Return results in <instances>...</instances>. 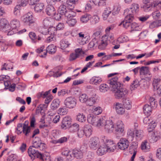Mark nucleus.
Listing matches in <instances>:
<instances>
[{
	"label": "nucleus",
	"instance_id": "6",
	"mask_svg": "<svg viewBox=\"0 0 161 161\" xmlns=\"http://www.w3.org/2000/svg\"><path fill=\"white\" fill-rule=\"evenodd\" d=\"M103 119L105 122L101 125L100 127L104 126L105 131L108 133H111L113 132L114 129L113 122L110 120H107L105 117H103Z\"/></svg>",
	"mask_w": 161,
	"mask_h": 161
},
{
	"label": "nucleus",
	"instance_id": "28",
	"mask_svg": "<svg viewBox=\"0 0 161 161\" xmlns=\"http://www.w3.org/2000/svg\"><path fill=\"white\" fill-rule=\"evenodd\" d=\"M106 152H108V149H107L104 144L98 148L97 152V154L100 156L103 155Z\"/></svg>",
	"mask_w": 161,
	"mask_h": 161
},
{
	"label": "nucleus",
	"instance_id": "40",
	"mask_svg": "<svg viewBox=\"0 0 161 161\" xmlns=\"http://www.w3.org/2000/svg\"><path fill=\"white\" fill-rule=\"evenodd\" d=\"M8 25V23L7 20L4 19H1L0 21V28L3 29Z\"/></svg>",
	"mask_w": 161,
	"mask_h": 161
},
{
	"label": "nucleus",
	"instance_id": "41",
	"mask_svg": "<svg viewBox=\"0 0 161 161\" xmlns=\"http://www.w3.org/2000/svg\"><path fill=\"white\" fill-rule=\"evenodd\" d=\"M91 82L92 84L97 85L100 83L102 81L101 78L98 77H93L91 79Z\"/></svg>",
	"mask_w": 161,
	"mask_h": 161
},
{
	"label": "nucleus",
	"instance_id": "54",
	"mask_svg": "<svg viewBox=\"0 0 161 161\" xmlns=\"http://www.w3.org/2000/svg\"><path fill=\"white\" fill-rule=\"evenodd\" d=\"M99 21V18L97 15L93 16L92 17V20L91 22L92 25H95L98 23Z\"/></svg>",
	"mask_w": 161,
	"mask_h": 161
},
{
	"label": "nucleus",
	"instance_id": "34",
	"mask_svg": "<svg viewBox=\"0 0 161 161\" xmlns=\"http://www.w3.org/2000/svg\"><path fill=\"white\" fill-rule=\"evenodd\" d=\"M91 18L90 15L88 14H86L81 16L80 18V21L84 23H86Z\"/></svg>",
	"mask_w": 161,
	"mask_h": 161
},
{
	"label": "nucleus",
	"instance_id": "49",
	"mask_svg": "<svg viewBox=\"0 0 161 161\" xmlns=\"http://www.w3.org/2000/svg\"><path fill=\"white\" fill-rule=\"evenodd\" d=\"M134 137V133L133 131L130 130H129L127 133V137L128 139L132 141Z\"/></svg>",
	"mask_w": 161,
	"mask_h": 161
},
{
	"label": "nucleus",
	"instance_id": "18",
	"mask_svg": "<svg viewBox=\"0 0 161 161\" xmlns=\"http://www.w3.org/2000/svg\"><path fill=\"white\" fill-rule=\"evenodd\" d=\"M27 3L26 2H21L20 4L17 5L14 8V14L16 16H19L20 15V10L21 7H25Z\"/></svg>",
	"mask_w": 161,
	"mask_h": 161
},
{
	"label": "nucleus",
	"instance_id": "55",
	"mask_svg": "<svg viewBox=\"0 0 161 161\" xmlns=\"http://www.w3.org/2000/svg\"><path fill=\"white\" fill-rule=\"evenodd\" d=\"M67 112V110L63 108H60L58 110V113L61 115H65Z\"/></svg>",
	"mask_w": 161,
	"mask_h": 161
},
{
	"label": "nucleus",
	"instance_id": "29",
	"mask_svg": "<svg viewBox=\"0 0 161 161\" xmlns=\"http://www.w3.org/2000/svg\"><path fill=\"white\" fill-rule=\"evenodd\" d=\"M123 103L124 107L127 109H129L131 108V102L129 98L124 99Z\"/></svg>",
	"mask_w": 161,
	"mask_h": 161
},
{
	"label": "nucleus",
	"instance_id": "36",
	"mask_svg": "<svg viewBox=\"0 0 161 161\" xmlns=\"http://www.w3.org/2000/svg\"><path fill=\"white\" fill-rule=\"evenodd\" d=\"M70 45L69 41L66 40H61L60 43L61 48L63 50L68 47Z\"/></svg>",
	"mask_w": 161,
	"mask_h": 161
},
{
	"label": "nucleus",
	"instance_id": "2",
	"mask_svg": "<svg viewBox=\"0 0 161 161\" xmlns=\"http://www.w3.org/2000/svg\"><path fill=\"white\" fill-rule=\"evenodd\" d=\"M118 78L115 77L108 81V84L114 92L115 98L120 99L125 97L128 93V91L125 88L121 86V84L118 81Z\"/></svg>",
	"mask_w": 161,
	"mask_h": 161
},
{
	"label": "nucleus",
	"instance_id": "9",
	"mask_svg": "<svg viewBox=\"0 0 161 161\" xmlns=\"http://www.w3.org/2000/svg\"><path fill=\"white\" fill-rule=\"evenodd\" d=\"M64 103L66 107L69 108H74L76 104L75 99L72 97H67L64 100Z\"/></svg>",
	"mask_w": 161,
	"mask_h": 161
},
{
	"label": "nucleus",
	"instance_id": "32",
	"mask_svg": "<svg viewBox=\"0 0 161 161\" xmlns=\"http://www.w3.org/2000/svg\"><path fill=\"white\" fill-rule=\"evenodd\" d=\"M140 85L139 81L138 80L136 79L131 83L130 86V89L131 91L135 90L139 87Z\"/></svg>",
	"mask_w": 161,
	"mask_h": 161
},
{
	"label": "nucleus",
	"instance_id": "1",
	"mask_svg": "<svg viewBox=\"0 0 161 161\" xmlns=\"http://www.w3.org/2000/svg\"><path fill=\"white\" fill-rule=\"evenodd\" d=\"M32 144V146H30L28 150L29 155L32 160H34L36 157L43 160L44 157L43 154L39 152L36 149H38L41 151L45 150L46 147L45 144L42 142L41 138L38 137H35Z\"/></svg>",
	"mask_w": 161,
	"mask_h": 161
},
{
	"label": "nucleus",
	"instance_id": "12",
	"mask_svg": "<svg viewBox=\"0 0 161 161\" xmlns=\"http://www.w3.org/2000/svg\"><path fill=\"white\" fill-rule=\"evenodd\" d=\"M119 148L122 150L127 149L129 146V142L126 138H121L117 143Z\"/></svg>",
	"mask_w": 161,
	"mask_h": 161
},
{
	"label": "nucleus",
	"instance_id": "33",
	"mask_svg": "<svg viewBox=\"0 0 161 161\" xmlns=\"http://www.w3.org/2000/svg\"><path fill=\"white\" fill-rule=\"evenodd\" d=\"M47 51L50 54H53L56 51V47L54 45L51 44L48 46L46 48Z\"/></svg>",
	"mask_w": 161,
	"mask_h": 161
},
{
	"label": "nucleus",
	"instance_id": "20",
	"mask_svg": "<svg viewBox=\"0 0 161 161\" xmlns=\"http://www.w3.org/2000/svg\"><path fill=\"white\" fill-rule=\"evenodd\" d=\"M115 109L117 113L119 115L124 114L125 112V108L123 107L122 104L119 103H116L115 104Z\"/></svg>",
	"mask_w": 161,
	"mask_h": 161
},
{
	"label": "nucleus",
	"instance_id": "46",
	"mask_svg": "<svg viewBox=\"0 0 161 161\" xmlns=\"http://www.w3.org/2000/svg\"><path fill=\"white\" fill-rule=\"evenodd\" d=\"M148 143L147 141H145L142 143L141 144V148L142 150L145 152L148 151L150 148L147 145Z\"/></svg>",
	"mask_w": 161,
	"mask_h": 161
},
{
	"label": "nucleus",
	"instance_id": "4",
	"mask_svg": "<svg viewBox=\"0 0 161 161\" xmlns=\"http://www.w3.org/2000/svg\"><path fill=\"white\" fill-rule=\"evenodd\" d=\"M143 2L144 5L143 7L145 11H148L157 6L161 8V1L156 3L154 0H143Z\"/></svg>",
	"mask_w": 161,
	"mask_h": 161
},
{
	"label": "nucleus",
	"instance_id": "50",
	"mask_svg": "<svg viewBox=\"0 0 161 161\" xmlns=\"http://www.w3.org/2000/svg\"><path fill=\"white\" fill-rule=\"evenodd\" d=\"M143 122L144 124L147 125L149 124H154L152 119L149 116H147L144 118L143 120Z\"/></svg>",
	"mask_w": 161,
	"mask_h": 161
},
{
	"label": "nucleus",
	"instance_id": "27",
	"mask_svg": "<svg viewBox=\"0 0 161 161\" xmlns=\"http://www.w3.org/2000/svg\"><path fill=\"white\" fill-rule=\"evenodd\" d=\"M112 10L110 8L108 7L106 8L103 13L102 17L104 20H106L109 14L111 13Z\"/></svg>",
	"mask_w": 161,
	"mask_h": 161
},
{
	"label": "nucleus",
	"instance_id": "57",
	"mask_svg": "<svg viewBox=\"0 0 161 161\" xmlns=\"http://www.w3.org/2000/svg\"><path fill=\"white\" fill-rule=\"evenodd\" d=\"M137 143L136 142H133L131 143V146L130 147V150H136V149L137 147Z\"/></svg>",
	"mask_w": 161,
	"mask_h": 161
},
{
	"label": "nucleus",
	"instance_id": "17",
	"mask_svg": "<svg viewBox=\"0 0 161 161\" xmlns=\"http://www.w3.org/2000/svg\"><path fill=\"white\" fill-rule=\"evenodd\" d=\"M23 21L29 25L33 23L32 20V15L31 12H29L23 16Z\"/></svg>",
	"mask_w": 161,
	"mask_h": 161
},
{
	"label": "nucleus",
	"instance_id": "11",
	"mask_svg": "<svg viewBox=\"0 0 161 161\" xmlns=\"http://www.w3.org/2000/svg\"><path fill=\"white\" fill-rule=\"evenodd\" d=\"M99 141L98 137H94L90 138L89 145L91 149L92 150H96L99 145Z\"/></svg>",
	"mask_w": 161,
	"mask_h": 161
},
{
	"label": "nucleus",
	"instance_id": "56",
	"mask_svg": "<svg viewBox=\"0 0 161 161\" xmlns=\"http://www.w3.org/2000/svg\"><path fill=\"white\" fill-rule=\"evenodd\" d=\"M85 135V132L83 129H80L78 130L77 131V135L79 137L81 138Z\"/></svg>",
	"mask_w": 161,
	"mask_h": 161
},
{
	"label": "nucleus",
	"instance_id": "35",
	"mask_svg": "<svg viewBox=\"0 0 161 161\" xmlns=\"http://www.w3.org/2000/svg\"><path fill=\"white\" fill-rule=\"evenodd\" d=\"M79 125L77 123L73 124L72 125H70L69 128V131L72 133L75 132L76 131H78L79 129Z\"/></svg>",
	"mask_w": 161,
	"mask_h": 161
},
{
	"label": "nucleus",
	"instance_id": "13",
	"mask_svg": "<svg viewBox=\"0 0 161 161\" xmlns=\"http://www.w3.org/2000/svg\"><path fill=\"white\" fill-rule=\"evenodd\" d=\"M71 119L70 117L66 116L63 119L61 125L62 129L66 130L69 128L71 124Z\"/></svg>",
	"mask_w": 161,
	"mask_h": 161
},
{
	"label": "nucleus",
	"instance_id": "21",
	"mask_svg": "<svg viewBox=\"0 0 161 161\" xmlns=\"http://www.w3.org/2000/svg\"><path fill=\"white\" fill-rule=\"evenodd\" d=\"M46 14L49 16H53L56 13V10L53 6L47 5L46 9Z\"/></svg>",
	"mask_w": 161,
	"mask_h": 161
},
{
	"label": "nucleus",
	"instance_id": "44",
	"mask_svg": "<svg viewBox=\"0 0 161 161\" xmlns=\"http://www.w3.org/2000/svg\"><path fill=\"white\" fill-rule=\"evenodd\" d=\"M135 135L137 139L141 140L143 136V131L140 130H136Z\"/></svg>",
	"mask_w": 161,
	"mask_h": 161
},
{
	"label": "nucleus",
	"instance_id": "24",
	"mask_svg": "<svg viewBox=\"0 0 161 161\" xmlns=\"http://www.w3.org/2000/svg\"><path fill=\"white\" fill-rule=\"evenodd\" d=\"M97 99V96L96 94H93L89 98H88L87 105L90 106H92L96 103Z\"/></svg>",
	"mask_w": 161,
	"mask_h": 161
},
{
	"label": "nucleus",
	"instance_id": "38",
	"mask_svg": "<svg viewBox=\"0 0 161 161\" xmlns=\"http://www.w3.org/2000/svg\"><path fill=\"white\" fill-rule=\"evenodd\" d=\"M53 19L50 17H47L43 20V23L45 26H50Z\"/></svg>",
	"mask_w": 161,
	"mask_h": 161
},
{
	"label": "nucleus",
	"instance_id": "25",
	"mask_svg": "<svg viewBox=\"0 0 161 161\" xmlns=\"http://www.w3.org/2000/svg\"><path fill=\"white\" fill-rule=\"evenodd\" d=\"M73 151L74 156L75 158L77 159H80L83 157V153L80 150L75 149L73 150Z\"/></svg>",
	"mask_w": 161,
	"mask_h": 161
},
{
	"label": "nucleus",
	"instance_id": "16",
	"mask_svg": "<svg viewBox=\"0 0 161 161\" xmlns=\"http://www.w3.org/2000/svg\"><path fill=\"white\" fill-rule=\"evenodd\" d=\"M75 14L73 15H68V16L66 17H67V20L66 21L67 23L70 26H74L77 22L76 19L75 18L76 13L74 11Z\"/></svg>",
	"mask_w": 161,
	"mask_h": 161
},
{
	"label": "nucleus",
	"instance_id": "26",
	"mask_svg": "<svg viewBox=\"0 0 161 161\" xmlns=\"http://www.w3.org/2000/svg\"><path fill=\"white\" fill-rule=\"evenodd\" d=\"M92 127L90 125H86L83 128L86 136H89L92 134Z\"/></svg>",
	"mask_w": 161,
	"mask_h": 161
},
{
	"label": "nucleus",
	"instance_id": "64",
	"mask_svg": "<svg viewBox=\"0 0 161 161\" xmlns=\"http://www.w3.org/2000/svg\"><path fill=\"white\" fill-rule=\"evenodd\" d=\"M53 99V96L50 95L48 96L45 100V103L48 104Z\"/></svg>",
	"mask_w": 161,
	"mask_h": 161
},
{
	"label": "nucleus",
	"instance_id": "31",
	"mask_svg": "<svg viewBox=\"0 0 161 161\" xmlns=\"http://www.w3.org/2000/svg\"><path fill=\"white\" fill-rule=\"evenodd\" d=\"M10 24L11 28L12 30L16 29L17 28L19 27L20 25L19 21L16 19H14L12 20Z\"/></svg>",
	"mask_w": 161,
	"mask_h": 161
},
{
	"label": "nucleus",
	"instance_id": "52",
	"mask_svg": "<svg viewBox=\"0 0 161 161\" xmlns=\"http://www.w3.org/2000/svg\"><path fill=\"white\" fill-rule=\"evenodd\" d=\"M160 81V79L159 78L154 79L153 82V90L154 91H155V88L158 87V86Z\"/></svg>",
	"mask_w": 161,
	"mask_h": 161
},
{
	"label": "nucleus",
	"instance_id": "3",
	"mask_svg": "<svg viewBox=\"0 0 161 161\" xmlns=\"http://www.w3.org/2000/svg\"><path fill=\"white\" fill-rule=\"evenodd\" d=\"M139 5L137 3H133L130 5L129 9L124 11V14L125 15V19L119 25H123L125 28H127L130 25L131 21L134 19V16L136 15L139 11Z\"/></svg>",
	"mask_w": 161,
	"mask_h": 161
},
{
	"label": "nucleus",
	"instance_id": "45",
	"mask_svg": "<svg viewBox=\"0 0 161 161\" xmlns=\"http://www.w3.org/2000/svg\"><path fill=\"white\" fill-rule=\"evenodd\" d=\"M88 98V97L86 94H82L80 95L79 97L80 101L82 103L86 102L87 103Z\"/></svg>",
	"mask_w": 161,
	"mask_h": 161
},
{
	"label": "nucleus",
	"instance_id": "47",
	"mask_svg": "<svg viewBox=\"0 0 161 161\" xmlns=\"http://www.w3.org/2000/svg\"><path fill=\"white\" fill-rule=\"evenodd\" d=\"M93 113L96 115H98L102 112L101 108L99 106H94L92 109Z\"/></svg>",
	"mask_w": 161,
	"mask_h": 161
},
{
	"label": "nucleus",
	"instance_id": "62",
	"mask_svg": "<svg viewBox=\"0 0 161 161\" xmlns=\"http://www.w3.org/2000/svg\"><path fill=\"white\" fill-rule=\"evenodd\" d=\"M156 157L160 160H161V147L159 148L157 150Z\"/></svg>",
	"mask_w": 161,
	"mask_h": 161
},
{
	"label": "nucleus",
	"instance_id": "8",
	"mask_svg": "<svg viewBox=\"0 0 161 161\" xmlns=\"http://www.w3.org/2000/svg\"><path fill=\"white\" fill-rule=\"evenodd\" d=\"M58 12L62 15H64L65 17L69 15H73L75 14L72 9L67 8L66 6L64 4L60 6L58 9Z\"/></svg>",
	"mask_w": 161,
	"mask_h": 161
},
{
	"label": "nucleus",
	"instance_id": "7",
	"mask_svg": "<svg viewBox=\"0 0 161 161\" xmlns=\"http://www.w3.org/2000/svg\"><path fill=\"white\" fill-rule=\"evenodd\" d=\"M102 140L104 142V145L105 147L108 149V152H114L116 148V146L112 141L108 139L105 136L103 137Z\"/></svg>",
	"mask_w": 161,
	"mask_h": 161
},
{
	"label": "nucleus",
	"instance_id": "43",
	"mask_svg": "<svg viewBox=\"0 0 161 161\" xmlns=\"http://www.w3.org/2000/svg\"><path fill=\"white\" fill-rule=\"evenodd\" d=\"M76 119L81 122H84L86 120V117L83 114L79 113L77 116Z\"/></svg>",
	"mask_w": 161,
	"mask_h": 161
},
{
	"label": "nucleus",
	"instance_id": "60",
	"mask_svg": "<svg viewBox=\"0 0 161 161\" xmlns=\"http://www.w3.org/2000/svg\"><path fill=\"white\" fill-rule=\"evenodd\" d=\"M45 115H44L43 116H42V118H41L40 122H41L42 123L44 124L45 123L47 124H49L51 123V121H48L47 120L46 121H46L45 120V119H46L45 118Z\"/></svg>",
	"mask_w": 161,
	"mask_h": 161
},
{
	"label": "nucleus",
	"instance_id": "10",
	"mask_svg": "<svg viewBox=\"0 0 161 161\" xmlns=\"http://www.w3.org/2000/svg\"><path fill=\"white\" fill-rule=\"evenodd\" d=\"M42 31H40L43 34L46 35L47 34V33H48L49 34L51 35L50 36H48L47 38L46 41L47 42H49L53 40L55 32H52L51 31L52 30H54L55 29L54 28L53 29H49L48 30L43 28H42Z\"/></svg>",
	"mask_w": 161,
	"mask_h": 161
},
{
	"label": "nucleus",
	"instance_id": "42",
	"mask_svg": "<svg viewBox=\"0 0 161 161\" xmlns=\"http://www.w3.org/2000/svg\"><path fill=\"white\" fill-rule=\"evenodd\" d=\"M93 3L98 6H103L105 5V1L104 0H93Z\"/></svg>",
	"mask_w": 161,
	"mask_h": 161
},
{
	"label": "nucleus",
	"instance_id": "48",
	"mask_svg": "<svg viewBox=\"0 0 161 161\" xmlns=\"http://www.w3.org/2000/svg\"><path fill=\"white\" fill-rule=\"evenodd\" d=\"M108 87L107 84H103L100 85L99 90L101 92H105L108 90Z\"/></svg>",
	"mask_w": 161,
	"mask_h": 161
},
{
	"label": "nucleus",
	"instance_id": "63",
	"mask_svg": "<svg viewBox=\"0 0 161 161\" xmlns=\"http://www.w3.org/2000/svg\"><path fill=\"white\" fill-rule=\"evenodd\" d=\"M66 93H67V91L66 90L62 89L59 91L58 94L59 96H64Z\"/></svg>",
	"mask_w": 161,
	"mask_h": 161
},
{
	"label": "nucleus",
	"instance_id": "58",
	"mask_svg": "<svg viewBox=\"0 0 161 161\" xmlns=\"http://www.w3.org/2000/svg\"><path fill=\"white\" fill-rule=\"evenodd\" d=\"M22 124V123H19L18 124L16 129L18 131V134H20L21 133L23 130Z\"/></svg>",
	"mask_w": 161,
	"mask_h": 161
},
{
	"label": "nucleus",
	"instance_id": "37",
	"mask_svg": "<svg viewBox=\"0 0 161 161\" xmlns=\"http://www.w3.org/2000/svg\"><path fill=\"white\" fill-rule=\"evenodd\" d=\"M43 3L39 2L35 7V10L37 12H40L44 8Z\"/></svg>",
	"mask_w": 161,
	"mask_h": 161
},
{
	"label": "nucleus",
	"instance_id": "30",
	"mask_svg": "<svg viewBox=\"0 0 161 161\" xmlns=\"http://www.w3.org/2000/svg\"><path fill=\"white\" fill-rule=\"evenodd\" d=\"M156 126L155 124H154L153 125L150 124L148 127V131L150 133L149 134V136H150L151 135V137L152 138H153L155 136V133L153 131V130L155 128Z\"/></svg>",
	"mask_w": 161,
	"mask_h": 161
},
{
	"label": "nucleus",
	"instance_id": "5",
	"mask_svg": "<svg viewBox=\"0 0 161 161\" xmlns=\"http://www.w3.org/2000/svg\"><path fill=\"white\" fill-rule=\"evenodd\" d=\"M103 117L98 118L93 115H89L87 118L88 122L97 127H100L101 125L105 122Z\"/></svg>",
	"mask_w": 161,
	"mask_h": 161
},
{
	"label": "nucleus",
	"instance_id": "51",
	"mask_svg": "<svg viewBox=\"0 0 161 161\" xmlns=\"http://www.w3.org/2000/svg\"><path fill=\"white\" fill-rule=\"evenodd\" d=\"M51 91V90H49L47 91H46L45 92H39L37 94V97H42L43 98L46 97L47 96L49 93Z\"/></svg>",
	"mask_w": 161,
	"mask_h": 161
},
{
	"label": "nucleus",
	"instance_id": "23",
	"mask_svg": "<svg viewBox=\"0 0 161 161\" xmlns=\"http://www.w3.org/2000/svg\"><path fill=\"white\" fill-rule=\"evenodd\" d=\"M60 101L58 99H54L50 106L51 109L53 111H56L60 106Z\"/></svg>",
	"mask_w": 161,
	"mask_h": 161
},
{
	"label": "nucleus",
	"instance_id": "15",
	"mask_svg": "<svg viewBox=\"0 0 161 161\" xmlns=\"http://www.w3.org/2000/svg\"><path fill=\"white\" fill-rule=\"evenodd\" d=\"M140 75H148L147 77L148 80H150L152 76L149 67L147 66H142L140 68Z\"/></svg>",
	"mask_w": 161,
	"mask_h": 161
},
{
	"label": "nucleus",
	"instance_id": "19",
	"mask_svg": "<svg viewBox=\"0 0 161 161\" xmlns=\"http://www.w3.org/2000/svg\"><path fill=\"white\" fill-rule=\"evenodd\" d=\"M114 129L116 132L122 133L124 131V124L121 120L118 121L115 125Z\"/></svg>",
	"mask_w": 161,
	"mask_h": 161
},
{
	"label": "nucleus",
	"instance_id": "53",
	"mask_svg": "<svg viewBox=\"0 0 161 161\" xmlns=\"http://www.w3.org/2000/svg\"><path fill=\"white\" fill-rule=\"evenodd\" d=\"M75 158L72 150V151H70L69 152V154H68V155L66 157V159L67 160L71 161L73 160Z\"/></svg>",
	"mask_w": 161,
	"mask_h": 161
},
{
	"label": "nucleus",
	"instance_id": "14",
	"mask_svg": "<svg viewBox=\"0 0 161 161\" xmlns=\"http://www.w3.org/2000/svg\"><path fill=\"white\" fill-rule=\"evenodd\" d=\"M108 36H103L101 40L99 41L98 48L101 50L105 49L108 44Z\"/></svg>",
	"mask_w": 161,
	"mask_h": 161
},
{
	"label": "nucleus",
	"instance_id": "61",
	"mask_svg": "<svg viewBox=\"0 0 161 161\" xmlns=\"http://www.w3.org/2000/svg\"><path fill=\"white\" fill-rule=\"evenodd\" d=\"M29 36L32 40H34L37 38L36 34L34 32H30L29 34Z\"/></svg>",
	"mask_w": 161,
	"mask_h": 161
},
{
	"label": "nucleus",
	"instance_id": "59",
	"mask_svg": "<svg viewBox=\"0 0 161 161\" xmlns=\"http://www.w3.org/2000/svg\"><path fill=\"white\" fill-rule=\"evenodd\" d=\"M78 57V55L76 54L75 53H72L70 55L69 60L70 61H73L75 60Z\"/></svg>",
	"mask_w": 161,
	"mask_h": 161
},
{
	"label": "nucleus",
	"instance_id": "39",
	"mask_svg": "<svg viewBox=\"0 0 161 161\" xmlns=\"http://www.w3.org/2000/svg\"><path fill=\"white\" fill-rule=\"evenodd\" d=\"M143 112L146 115L150 114L152 111V107L148 104L145 105L143 108Z\"/></svg>",
	"mask_w": 161,
	"mask_h": 161
},
{
	"label": "nucleus",
	"instance_id": "22",
	"mask_svg": "<svg viewBox=\"0 0 161 161\" xmlns=\"http://www.w3.org/2000/svg\"><path fill=\"white\" fill-rule=\"evenodd\" d=\"M29 122L28 121H25L24 124L23 126L22 131L25 134L26 136H28L29 135V133L31 132V128L28 126Z\"/></svg>",
	"mask_w": 161,
	"mask_h": 161
}]
</instances>
